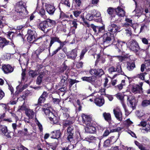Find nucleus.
<instances>
[{
    "instance_id": "nucleus-34",
    "label": "nucleus",
    "mask_w": 150,
    "mask_h": 150,
    "mask_svg": "<svg viewBox=\"0 0 150 150\" xmlns=\"http://www.w3.org/2000/svg\"><path fill=\"white\" fill-rule=\"evenodd\" d=\"M113 131L112 130H110L109 128H107L104 131L103 136L104 137H107L110 133L113 132Z\"/></svg>"
},
{
    "instance_id": "nucleus-50",
    "label": "nucleus",
    "mask_w": 150,
    "mask_h": 150,
    "mask_svg": "<svg viewBox=\"0 0 150 150\" xmlns=\"http://www.w3.org/2000/svg\"><path fill=\"white\" fill-rule=\"evenodd\" d=\"M110 141L109 139L106 140L104 142V146L105 147L109 146L110 145Z\"/></svg>"
},
{
    "instance_id": "nucleus-56",
    "label": "nucleus",
    "mask_w": 150,
    "mask_h": 150,
    "mask_svg": "<svg viewBox=\"0 0 150 150\" xmlns=\"http://www.w3.org/2000/svg\"><path fill=\"white\" fill-rule=\"evenodd\" d=\"M133 122L130 120L129 119H128L125 122V124L127 126H129L132 124Z\"/></svg>"
},
{
    "instance_id": "nucleus-9",
    "label": "nucleus",
    "mask_w": 150,
    "mask_h": 150,
    "mask_svg": "<svg viewBox=\"0 0 150 150\" xmlns=\"http://www.w3.org/2000/svg\"><path fill=\"white\" fill-rule=\"evenodd\" d=\"M2 69L5 74L10 73L13 71V68L9 64H4L2 67Z\"/></svg>"
},
{
    "instance_id": "nucleus-23",
    "label": "nucleus",
    "mask_w": 150,
    "mask_h": 150,
    "mask_svg": "<svg viewBox=\"0 0 150 150\" xmlns=\"http://www.w3.org/2000/svg\"><path fill=\"white\" fill-rule=\"evenodd\" d=\"M9 42L5 38H0V47L3 48L5 45H7Z\"/></svg>"
},
{
    "instance_id": "nucleus-2",
    "label": "nucleus",
    "mask_w": 150,
    "mask_h": 150,
    "mask_svg": "<svg viewBox=\"0 0 150 150\" xmlns=\"http://www.w3.org/2000/svg\"><path fill=\"white\" fill-rule=\"evenodd\" d=\"M127 46L130 49L134 51H137L138 49L139 46L135 40H130L126 43Z\"/></svg>"
},
{
    "instance_id": "nucleus-1",
    "label": "nucleus",
    "mask_w": 150,
    "mask_h": 150,
    "mask_svg": "<svg viewBox=\"0 0 150 150\" xmlns=\"http://www.w3.org/2000/svg\"><path fill=\"white\" fill-rule=\"evenodd\" d=\"M15 11L17 14L13 17L14 20L25 18L28 13L26 3L22 1L17 3L15 8Z\"/></svg>"
},
{
    "instance_id": "nucleus-4",
    "label": "nucleus",
    "mask_w": 150,
    "mask_h": 150,
    "mask_svg": "<svg viewBox=\"0 0 150 150\" xmlns=\"http://www.w3.org/2000/svg\"><path fill=\"white\" fill-rule=\"evenodd\" d=\"M113 113L117 119L120 121H121L123 119L122 112L120 109L117 107L113 110Z\"/></svg>"
},
{
    "instance_id": "nucleus-22",
    "label": "nucleus",
    "mask_w": 150,
    "mask_h": 150,
    "mask_svg": "<svg viewBox=\"0 0 150 150\" xmlns=\"http://www.w3.org/2000/svg\"><path fill=\"white\" fill-rule=\"evenodd\" d=\"M52 137L54 139H57L59 138L60 136L61 133L59 130L53 131L52 132Z\"/></svg>"
},
{
    "instance_id": "nucleus-24",
    "label": "nucleus",
    "mask_w": 150,
    "mask_h": 150,
    "mask_svg": "<svg viewBox=\"0 0 150 150\" xmlns=\"http://www.w3.org/2000/svg\"><path fill=\"white\" fill-rule=\"evenodd\" d=\"M95 78L94 76L90 77H83L81 78V79L83 81H86L88 82H91L94 81Z\"/></svg>"
},
{
    "instance_id": "nucleus-45",
    "label": "nucleus",
    "mask_w": 150,
    "mask_h": 150,
    "mask_svg": "<svg viewBox=\"0 0 150 150\" xmlns=\"http://www.w3.org/2000/svg\"><path fill=\"white\" fill-rule=\"evenodd\" d=\"M62 4H64L69 7L70 6L69 0H62Z\"/></svg>"
},
{
    "instance_id": "nucleus-60",
    "label": "nucleus",
    "mask_w": 150,
    "mask_h": 150,
    "mask_svg": "<svg viewBox=\"0 0 150 150\" xmlns=\"http://www.w3.org/2000/svg\"><path fill=\"white\" fill-rule=\"evenodd\" d=\"M87 50L86 48H85L82 50L80 56V59H82L83 58L85 54L87 52Z\"/></svg>"
},
{
    "instance_id": "nucleus-38",
    "label": "nucleus",
    "mask_w": 150,
    "mask_h": 150,
    "mask_svg": "<svg viewBox=\"0 0 150 150\" xmlns=\"http://www.w3.org/2000/svg\"><path fill=\"white\" fill-rule=\"evenodd\" d=\"M125 31H126V35L127 37H129L131 36L132 33L131 28H130L125 29Z\"/></svg>"
},
{
    "instance_id": "nucleus-59",
    "label": "nucleus",
    "mask_w": 150,
    "mask_h": 150,
    "mask_svg": "<svg viewBox=\"0 0 150 150\" xmlns=\"http://www.w3.org/2000/svg\"><path fill=\"white\" fill-rule=\"evenodd\" d=\"M16 35V34L13 32H9L7 34V37H8L13 38L14 37H15V35Z\"/></svg>"
},
{
    "instance_id": "nucleus-57",
    "label": "nucleus",
    "mask_w": 150,
    "mask_h": 150,
    "mask_svg": "<svg viewBox=\"0 0 150 150\" xmlns=\"http://www.w3.org/2000/svg\"><path fill=\"white\" fill-rule=\"evenodd\" d=\"M52 98V102L55 104H59V102H60V100L58 98Z\"/></svg>"
},
{
    "instance_id": "nucleus-35",
    "label": "nucleus",
    "mask_w": 150,
    "mask_h": 150,
    "mask_svg": "<svg viewBox=\"0 0 150 150\" xmlns=\"http://www.w3.org/2000/svg\"><path fill=\"white\" fill-rule=\"evenodd\" d=\"M46 22V24H48V26H51L53 25L55 23V22L54 21L52 20L49 19H47L46 21H45Z\"/></svg>"
},
{
    "instance_id": "nucleus-7",
    "label": "nucleus",
    "mask_w": 150,
    "mask_h": 150,
    "mask_svg": "<svg viewBox=\"0 0 150 150\" xmlns=\"http://www.w3.org/2000/svg\"><path fill=\"white\" fill-rule=\"evenodd\" d=\"M83 122L86 125H90L91 124V118L89 116L84 114L82 115Z\"/></svg>"
},
{
    "instance_id": "nucleus-39",
    "label": "nucleus",
    "mask_w": 150,
    "mask_h": 150,
    "mask_svg": "<svg viewBox=\"0 0 150 150\" xmlns=\"http://www.w3.org/2000/svg\"><path fill=\"white\" fill-rule=\"evenodd\" d=\"M117 98L120 100L121 101H123L124 97L123 95L121 93H118L115 95Z\"/></svg>"
},
{
    "instance_id": "nucleus-6",
    "label": "nucleus",
    "mask_w": 150,
    "mask_h": 150,
    "mask_svg": "<svg viewBox=\"0 0 150 150\" xmlns=\"http://www.w3.org/2000/svg\"><path fill=\"white\" fill-rule=\"evenodd\" d=\"M108 29L109 31L113 33L119 31L120 30V27L114 24L113 22H111V25L108 26Z\"/></svg>"
},
{
    "instance_id": "nucleus-46",
    "label": "nucleus",
    "mask_w": 150,
    "mask_h": 150,
    "mask_svg": "<svg viewBox=\"0 0 150 150\" xmlns=\"http://www.w3.org/2000/svg\"><path fill=\"white\" fill-rule=\"evenodd\" d=\"M39 13L42 17L44 18H45L46 17L45 16V11L44 8H41L40 10Z\"/></svg>"
},
{
    "instance_id": "nucleus-55",
    "label": "nucleus",
    "mask_w": 150,
    "mask_h": 150,
    "mask_svg": "<svg viewBox=\"0 0 150 150\" xmlns=\"http://www.w3.org/2000/svg\"><path fill=\"white\" fill-rule=\"evenodd\" d=\"M86 18L87 19H88L90 21H91L94 19V18L92 14L91 15L90 14H88L86 16Z\"/></svg>"
},
{
    "instance_id": "nucleus-37",
    "label": "nucleus",
    "mask_w": 150,
    "mask_h": 150,
    "mask_svg": "<svg viewBox=\"0 0 150 150\" xmlns=\"http://www.w3.org/2000/svg\"><path fill=\"white\" fill-rule=\"evenodd\" d=\"M146 74V72L141 73L140 74L137 75V77L139 78L142 80H144V76Z\"/></svg>"
},
{
    "instance_id": "nucleus-28",
    "label": "nucleus",
    "mask_w": 150,
    "mask_h": 150,
    "mask_svg": "<svg viewBox=\"0 0 150 150\" xmlns=\"http://www.w3.org/2000/svg\"><path fill=\"white\" fill-rule=\"evenodd\" d=\"M96 138L90 135L85 138L84 140L88 141L89 142H92L96 140Z\"/></svg>"
},
{
    "instance_id": "nucleus-31",
    "label": "nucleus",
    "mask_w": 150,
    "mask_h": 150,
    "mask_svg": "<svg viewBox=\"0 0 150 150\" xmlns=\"http://www.w3.org/2000/svg\"><path fill=\"white\" fill-rule=\"evenodd\" d=\"M120 17H121L118 16L117 14L115 15H111V20L112 21V22H116L118 20H120Z\"/></svg>"
},
{
    "instance_id": "nucleus-30",
    "label": "nucleus",
    "mask_w": 150,
    "mask_h": 150,
    "mask_svg": "<svg viewBox=\"0 0 150 150\" xmlns=\"http://www.w3.org/2000/svg\"><path fill=\"white\" fill-rule=\"evenodd\" d=\"M115 71L118 73H120L121 74H123L124 73L122 71L121 64L120 63H118L115 68Z\"/></svg>"
},
{
    "instance_id": "nucleus-61",
    "label": "nucleus",
    "mask_w": 150,
    "mask_h": 150,
    "mask_svg": "<svg viewBox=\"0 0 150 150\" xmlns=\"http://www.w3.org/2000/svg\"><path fill=\"white\" fill-rule=\"evenodd\" d=\"M81 13V11H76L73 12L74 15L76 17H77L79 16Z\"/></svg>"
},
{
    "instance_id": "nucleus-48",
    "label": "nucleus",
    "mask_w": 150,
    "mask_h": 150,
    "mask_svg": "<svg viewBox=\"0 0 150 150\" xmlns=\"http://www.w3.org/2000/svg\"><path fill=\"white\" fill-rule=\"evenodd\" d=\"M73 148V145L70 144V145H69L68 146H65L62 149V150H71Z\"/></svg>"
},
{
    "instance_id": "nucleus-53",
    "label": "nucleus",
    "mask_w": 150,
    "mask_h": 150,
    "mask_svg": "<svg viewBox=\"0 0 150 150\" xmlns=\"http://www.w3.org/2000/svg\"><path fill=\"white\" fill-rule=\"evenodd\" d=\"M73 133H68L67 140L69 142H71L73 140Z\"/></svg>"
},
{
    "instance_id": "nucleus-43",
    "label": "nucleus",
    "mask_w": 150,
    "mask_h": 150,
    "mask_svg": "<svg viewBox=\"0 0 150 150\" xmlns=\"http://www.w3.org/2000/svg\"><path fill=\"white\" fill-rule=\"evenodd\" d=\"M114 35L110 32H107L105 33L103 35V38H112L114 37Z\"/></svg>"
},
{
    "instance_id": "nucleus-16",
    "label": "nucleus",
    "mask_w": 150,
    "mask_h": 150,
    "mask_svg": "<svg viewBox=\"0 0 150 150\" xmlns=\"http://www.w3.org/2000/svg\"><path fill=\"white\" fill-rule=\"evenodd\" d=\"M25 113L29 119H30L33 117L35 112L33 110L28 108L26 110Z\"/></svg>"
},
{
    "instance_id": "nucleus-14",
    "label": "nucleus",
    "mask_w": 150,
    "mask_h": 150,
    "mask_svg": "<svg viewBox=\"0 0 150 150\" xmlns=\"http://www.w3.org/2000/svg\"><path fill=\"white\" fill-rule=\"evenodd\" d=\"M38 28L43 31H44L46 28L48 27L49 25L46 24L45 21L40 22L37 25Z\"/></svg>"
},
{
    "instance_id": "nucleus-17",
    "label": "nucleus",
    "mask_w": 150,
    "mask_h": 150,
    "mask_svg": "<svg viewBox=\"0 0 150 150\" xmlns=\"http://www.w3.org/2000/svg\"><path fill=\"white\" fill-rule=\"evenodd\" d=\"M85 128L86 132L90 133H94L96 131V128L90 125H86Z\"/></svg>"
},
{
    "instance_id": "nucleus-47",
    "label": "nucleus",
    "mask_w": 150,
    "mask_h": 150,
    "mask_svg": "<svg viewBox=\"0 0 150 150\" xmlns=\"http://www.w3.org/2000/svg\"><path fill=\"white\" fill-rule=\"evenodd\" d=\"M74 129V127L72 126L71 125L69 126L68 127V129L67 130V132L68 133H73V130Z\"/></svg>"
},
{
    "instance_id": "nucleus-32",
    "label": "nucleus",
    "mask_w": 150,
    "mask_h": 150,
    "mask_svg": "<svg viewBox=\"0 0 150 150\" xmlns=\"http://www.w3.org/2000/svg\"><path fill=\"white\" fill-rule=\"evenodd\" d=\"M92 14L93 16L94 19H95V18L100 17L101 15L99 12L94 9L93 11Z\"/></svg>"
},
{
    "instance_id": "nucleus-10",
    "label": "nucleus",
    "mask_w": 150,
    "mask_h": 150,
    "mask_svg": "<svg viewBox=\"0 0 150 150\" xmlns=\"http://www.w3.org/2000/svg\"><path fill=\"white\" fill-rule=\"evenodd\" d=\"M46 10L47 12L50 15H53L55 10V7L52 5L50 4H47L46 5Z\"/></svg>"
},
{
    "instance_id": "nucleus-40",
    "label": "nucleus",
    "mask_w": 150,
    "mask_h": 150,
    "mask_svg": "<svg viewBox=\"0 0 150 150\" xmlns=\"http://www.w3.org/2000/svg\"><path fill=\"white\" fill-rule=\"evenodd\" d=\"M135 144L138 146L139 148L141 150H144V146L140 143L137 141H134Z\"/></svg>"
},
{
    "instance_id": "nucleus-62",
    "label": "nucleus",
    "mask_w": 150,
    "mask_h": 150,
    "mask_svg": "<svg viewBox=\"0 0 150 150\" xmlns=\"http://www.w3.org/2000/svg\"><path fill=\"white\" fill-rule=\"evenodd\" d=\"M115 68L113 67L109 68L108 69V71L110 74H112V72H115Z\"/></svg>"
},
{
    "instance_id": "nucleus-52",
    "label": "nucleus",
    "mask_w": 150,
    "mask_h": 150,
    "mask_svg": "<svg viewBox=\"0 0 150 150\" xmlns=\"http://www.w3.org/2000/svg\"><path fill=\"white\" fill-rule=\"evenodd\" d=\"M125 85V81L124 80H122L120 84L117 86V87L120 90H121L123 86Z\"/></svg>"
},
{
    "instance_id": "nucleus-20",
    "label": "nucleus",
    "mask_w": 150,
    "mask_h": 150,
    "mask_svg": "<svg viewBox=\"0 0 150 150\" xmlns=\"http://www.w3.org/2000/svg\"><path fill=\"white\" fill-rule=\"evenodd\" d=\"M95 103L98 106H101L104 104V100L102 98H97L95 100Z\"/></svg>"
},
{
    "instance_id": "nucleus-27",
    "label": "nucleus",
    "mask_w": 150,
    "mask_h": 150,
    "mask_svg": "<svg viewBox=\"0 0 150 150\" xmlns=\"http://www.w3.org/2000/svg\"><path fill=\"white\" fill-rule=\"evenodd\" d=\"M37 37V33L35 31L29 30L28 31L27 38H35Z\"/></svg>"
},
{
    "instance_id": "nucleus-36",
    "label": "nucleus",
    "mask_w": 150,
    "mask_h": 150,
    "mask_svg": "<svg viewBox=\"0 0 150 150\" xmlns=\"http://www.w3.org/2000/svg\"><path fill=\"white\" fill-rule=\"evenodd\" d=\"M29 75L32 77L36 76L38 75V72L33 70H30L29 72Z\"/></svg>"
},
{
    "instance_id": "nucleus-49",
    "label": "nucleus",
    "mask_w": 150,
    "mask_h": 150,
    "mask_svg": "<svg viewBox=\"0 0 150 150\" xmlns=\"http://www.w3.org/2000/svg\"><path fill=\"white\" fill-rule=\"evenodd\" d=\"M28 109V108L26 106L24 105V104L23 105L21 106H20L18 107V110H25V112L26 111V110H27Z\"/></svg>"
},
{
    "instance_id": "nucleus-42",
    "label": "nucleus",
    "mask_w": 150,
    "mask_h": 150,
    "mask_svg": "<svg viewBox=\"0 0 150 150\" xmlns=\"http://www.w3.org/2000/svg\"><path fill=\"white\" fill-rule=\"evenodd\" d=\"M142 130H144L147 132L150 131V125L149 124H147L142 129Z\"/></svg>"
},
{
    "instance_id": "nucleus-41",
    "label": "nucleus",
    "mask_w": 150,
    "mask_h": 150,
    "mask_svg": "<svg viewBox=\"0 0 150 150\" xmlns=\"http://www.w3.org/2000/svg\"><path fill=\"white\" fill-rule=\"evenodd\" d=\"M96 76H100L104 73V71L101 69L96 70Z\"/></svg>"
},
{
    "instance_id": "nucleus-18",
    "label": "nucleus",
    "mask_w": 150,
    "mask_h": 150,
    "mask_svg": "<svg viewBox=\"0 0 150 150\" xmlns=\"http://www.w3.org/2000/svg\"><path fill=\"white\" fill-rule=\"evenodd\" d=\"M127 100L128 102L131 105V107L133 108L135 105L136 101L134 97L132 96H129L127 97Z\"/></svg>"
},
{
    "instance_id": "nucleus-12",
    "label": "nucleus",
    "mask_w": 150,
    "mask_h": 150,
    "mask_svg": "<svg viewBox=\"0 0 150 150\" xmlns=\"http://www.w3.org/2000/svg\"><path fill=\"white\" fill-rule=\"evenodd\" d=\"M115 12L116 14L120 17H124L125 15V11L120 7L118 6L117 8H115Z\"/></svg>"
},
{
    "instance_id": "nucleus-13",
    "label": "nucleus",
    "mask_w": 150,
    "mask_h": 150,
    "mask_svg": "<svg viewBox=\"0 0 150 150\" xmlns=\"http://www.w3.org/2000/svg\"><path fill=\"white\" fill-rule=\"evenodd\" d=\"M77 49H75L73 50L72 51L69 52L67 56L68 58L72 59H74L77 56Z\"/></svg>"
},
{
    "instance_id": "nucleus-58",
    "label": "nucleus",
    "mask_w": 150,
    "mask_h": 150,
    "mask_svg": "<svg viewBox=\"0 0 150 150\" xmlns=\"http://www.w3.org/2000/svg\"><path fill=\"white\" fill-rule=\"evenodd\" d=\"M36 123L37 125H38L39 129L41 131H42V125L40 124L39 121L36 119Z\"/></svg>"
},
{
    "instance_id": "nucleus-5",
    "label": "nucleus",
    "mask_w": 150,
    "mask_h": 150,
    "mask_svg": "<svg viewBox=\"0 0 150 150\" xmlns=\"http://www.w3.org/2000/svg\"><path fill=\"white\" fill-rule=\"evenodd\" d=\"M143 83L140 82L139 83V84L134 85L133 86L132 91L135 94L140 93L142 91V86L143 85Z\"/></svg>"
},
{
    "instance_id": "nucleus-26",
    "label": "nucleus",
    "mask_w": 150,
    "mask_h": 150,
    "mask_svg": "<svg viewBox=\"0 0 150 150\" xmlns=\"http://www.w3.org/2000/svg\"><path fill=\"white\" fill-rule=\"evenodd\" d=\"M103 116L105 119L108 122L110 121L111 120L110 114L109 113L105 112L103 114Z\"/></svg>"
},
{
    "instance_id": "nucleus-11",
    "label": "nucleus",
    "mask_w": 150,
    "mask_h": 150,
    "mask_svg": "<svg viewBox=\"0 0 150 150\" xmlns=\"http://www.w3.org/2000/svg\"><path fill=\"white\" fill-rule=\"evenodd\" d=\"M145 13L144 8L143 9L141 8H136L132 12L133 14L137 17L140 16L142 14L145 15Z\"/></svg>"
},
{
    "instance_id": "nucleus-29",
    "label": "nucleus",
    "mask_w": 150,
    "mask_h": 150,
    "mask_svg": "<svg viewBox=\"0 0 150 150\" xmlns=\"http://www.w3.org/2000/svg\"><path fill=\"white\" fill-rule=\"evenodd\" d=\"M96 138L90 135L85 138L84 140L88 141L89 142H92L96 140Z\"/></svg>"
},
{
    "instance_id": "nucleus-15",
    "label": "nucleus",
    "mask_w": 150,
    "mask_h": 150,
    "mask_svg": "<svg viewBox=\"0 0 150 150\" xmlns=\"http://www.w3.org/2000/svg\"><path fill=\"white\" fill-rule=\"evenodd\" d=\"M58 38H52L50 41V46H51L52 45L55 41H57L58 42L61 43L60 47H58L56 50L58 52L62 48V47L64 45L65 42H61V41L58 39Z\"/></svg>"
},
{
    "instance_id": "nucleus-63",
    "label": "nucleus",
    "mask_w": 150,
    "mask_h": 150,
    "mask_svg": "<svg viewBox=\"0 0 150 150\" xmlns=\"http://www.w3.org/2000/svg\"><path fill=\"white\" fill-rule=\"evenodd\" d=\"M72 123L73 122L72 121L67 120L64 124V126L66 127L67 126L72 124Z\"/></svg>"
},
{
    "instance_id": "nucleus-54",
    "label": "nucleus",
    "mask_w": 150,
    "mask_h": 150,
    "mask_svg": "<svg viewBox=\"0 0 150 150\" xmlns=\"http://www.w3.org/2000/svg\"><path fill=\"white\" fill-rule=\"evenodd\" d=\"M91 27L93 29V31L96 33V32L97 30H100L99 27L95 26L93 24H91Z\"/></svg>"
},
{
    "instance_id": "nucleus-25",
    "label": "nucleus",
    "mask_w": 150,
    "mask_h": 150,
    "mask_svg": "<svg viewBox=\"0 0 150 150\" xmlns=\"http://www.w3.org/2000/svg\"><path fill=\"white\" fill-rule=\"evenodd\" d=\"M72 24L73 26L71 28L70 33H71L72 34H74L75 30L77 28V24L76 22L75 21H73Z\"/></svg>"
},
{
    "instance_id": "nucleus-64",
    "label": "nucleus",
    "mask_w": 150,
    "mask_h": 150,
    "mask_svg": "<svg viewBox=\"0 0 150 150\" xmlns=\"http://www.w3.org/2000/svg\"><path fill=\"white\" fill-rule=\"evenodd\" d=\"M145 65L146 67H148V69L150 68V59L146 61L145 62Z\"/></svg>"
},
{
    "instance_id": "nucleus-44",
    "label": "nucleus",
    "mask_w": 150,
    "mask_h": 150,
    "mask_svg": "<svg viewBox=\"0 0 150 150\" xmlns=\"http://www.w3.org/2000/svg\"><path fill=\"white\" fill-rule=\"evenodd\" d=\"M108 13L112 15L114 11H115V9L113 8H112L110 7L107 10Z\"/></svg>"
},
{
    "instance_id": "nucleus-8",
    "label": "nucleus",
    "mask_w": 150,
    "mask_h": 150,
    "mask_svg": "<svg viewBox=\"0 0 150 150\" xmlns=\"http://www.w3.org/2000/svg\"><path fill=\"white\" fill-rule=\"evenodd\" d=\"M144 9L145 12V15L149 18V20L146 21L148 22L150 21V4L149 3L146 4L144 6Z\"/></svg>"
},
{
    "instance_id": "nucleus-19",
    "label": "nucleus",
    "mask_w": 150,
    "mask_h": 150,
    "mask_svg": "<svg viewBox=\"0 0 150 150\" xmlns=\"http://www.w3.org/2000/svg\"><path fill=\"white\" fill-rule=\"evenodd\" d=\"M0 130L8 138H10L11 136L8 132L7 127L4 126H0Z\"/></svg>"
},
{
    "instance_id": "nucleus-3",
    "label": "nucleus",
    "mask_w": 150,
    "mask_h": 150,
    "mask_svg": "<svg viewBox=\"0 0 150 150\" xmlns=\"http://www.w3.org/2000/svg\"><path fill=\"white\" fill-rule=\"evenodd\" d=\"M48 109L43 108V111L44 112L47 116L49 118L50 120L54 121L56 117L53 115L52 112H51L52 108L49 107H48Z\"/></svg>"
},
{
    "instance_id": "nucleus-33",
    "label": "nucleus",
    "mask_w": 150,
    "mask_h": 150,
    "mask_svg": "<svg viewBox=\"0 0 150 150\" xmlns=\"http://www.w3.org/2000/svg\"><path fill=\"white\" fill-rule=\"evenodd\" d=\"M150 105V100H144L142 103V106L143 107H146Z\"/></svg>"
},
{
    "instance_id": "nucleus-21",
    "label": "nucleus",
    "mask_w": 150,
    "mask_h": 150,
    "mask_svg": "<svg viewBox=\"0 0 150 150\" xmlns=\"http://www.w3.org/2000/svg\"><path fill=\"white\" fill-rule=\"evenodd\" d=\"M135 67V65L134 62L130 61L127 63V68L129 71L132 70Z\"/></svg>"
},
{
    "instance_id": "nucleus-51",
    "label": "nucleus",
    "mask_w": 150,
    "mask_h": 150,
    "mask_svg": "<svg viewBox=\"0 0 150 150\" xmlns=\"http://www.w3.org/2000/svg\"><path fill=\"white\" fill-rule=\"evenodd\" d=\"M17 149L18 150H28V149L22 145L18 146Z\"/></svg>"
}]
</instances>
